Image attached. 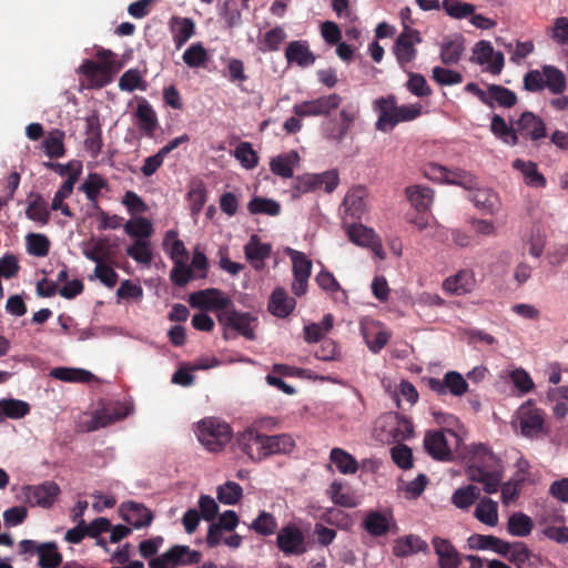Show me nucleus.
<instances>
[{
    "mask_svg": "<svg viewBox=\"0 0 568 568\" xmlns=\"http://www.w3.org/2000/svg\"><path fill=\"white\" fill-rule=\"evenodd\" d=\"M466 475L469 480L483 484L485 493L495 494L504 478V466L486 445L476 444L469 449Z\"/></svg>",
    "mask_w": 568,
    "mask_h": 568,
    "instance_id": "f257e3e1",
    "label": "nucleus"
},
{
    "mask_svg": "<svg viewBox=\"0 0 568 568\" xmlns=\"http://www.w3.org/2000/svg\"><path fill=\"white\" fill-rule=\"evenodd\" d=\"M196 436L209 452L222 450L232 439L230 425L219 418L207 417L197 423Z\"/></svg>",
    "mask_w": 568,
    "mask_h": 568,
    "instance_id": "f03ea898",
    "label": "nucleus"
},
{
    "mask_svg": "<svg viewBox=\"0 0 568 568\" xmlns=\"http://www.w3.org/2000/svg\"><path fill=\"white\" fill-rule=\"evenodd\" d=\"M112 57L113 53L110 50L100 49L97 53L99 62L87 59L79 67V72L92 87L102 88L112 81L113 74L119 69Z\"/></svg>",
    "mask_w": 568,
    "mask_h": 568,
    "instance_id": "7ed1b4c3",
    "label": "nucleus"
},
{
    "mask_svg": "<svg viewBox=\"0 0 568 568\" xmlns=\"http://www.w3.org/2000/svg\"><path fill=\"white\" fill-rule=\"evenodd\" d=\"M424 448L435 460L450 462L459 447L460 437L452 429L429 430L424 436Z\"/></svg>",
    "mask_w": 568,
    "mask_h": 568,
    "instance_id": "20e7f679",
    "label": "nucleus"
},
{
    "mask_svg": "<svg viewBox=\"0 0 568 568\" xmlns=\"http://www.w3.org/2000/svg\"><path fill=\"white\" fill-rule=\"evenodd\" d=\"M339 183V174L336 169L322 173H304L297 175L292 183V196L298 199L301 195L324 190L326 193L335 191Z\"/></svg>",
    "mask_w": 568,
    "mask_h": 568,
    "instance_id": "39448f33",
    "label": "nucleus"
},
{
    "mask_svg": "<svg viewBox=\"0 0 568 568\" xmlns=\"http://www.w3.org/2000/svg\"><path fill=\"white\" fill-rule=\"evenodd\" d=\"M216 318L223 327V337L230 339L229 331L232 329L248 341L256 338L254 326L257 318L248 312H239L234 305L224 312L216 313Z\"/></svg>",
    "mask_w": 568,
    "mask_h": 568,
    "instance_id": "423d86ee",
    "label": "nucleus"
},
{
    "mask_svg": "<svg viewBox=\"0 0 568 568\" xmlns=\"http://www.w3.org/2000/svg\"><path fill=\"white\" fill-rule=\"evenodd\" d=\"M381 428L384 433L382 440L400 443L410 438L414 434V427L409 419L397 414L386 413L376 420V429Z\"/></svg>",
    "mask_w": 568,
    "mask_h": 568,
    "instance_id": "0eeeda50",
    "label": "nucleus"
},
{
    "mask_svg": "<svg viewBox=\"0 0 568 568\" xmlns=\"http://www.w3.org/2000/svg\"><path fill=\"white\" fill-rule=\"evenodd\" d=\"M202 559V554L197 550L191 549L189 546L175 545L161 556L151 558L149 561L150 568H176L180 566H189L199 564Z\"/></svg>",
    "mask_w": 568,
    "mask_h": 568,
    "instance_id": "6e6552de",
    "label": "nucleus"
},
{
    "mask_svg": "<svg viewBox=\"0 0 568 568\" xmlns=\"http://www.w3.org/2000/svg\"><path fill=\"white\" fill-rule=\"evenodd\" d=\"M546 414L530 400L521 405L517 413L520 433L528 438H537L547 434Z\"/></svg>",
    "mask_w": 568,
    "mask_h": 568,
    "instance_id": "1a4fd4ad",
    "label": "nucleus"
},
{
    "mask_svg": "<svg viewBox=\"0 0 568 568\" xmlns=\"http://www.w3.org/2000/svg\"><path fill=\"white\" fill-rule=\"evenodd\" d=\"M189 303L193 308L201 311L224 312L233 306L229 295L219 288H205L196 291L189 296Z\"/></svg>",
    "mask_w": 568,
    "mask_h": 568,
    "instance_id": "9d476101",
    "label": "nucleus"
},
{
    "mask_svg": "<svg viewBox=\"0 0 568 568\" xmlns=\"http://www.w3.org/2000/svg\"><path fill=\"white\" fill-rule=\"evenodd\" d=\"M362 526L373 537L386 536L388 532L398 530L393 510L389 508L367 511Z\"/></svg>",
    "mask_w": 568,
    "mask_h": 568,
    "instance_id": "9b49d317",
    "label": "nucleus"
},
{
    "mask_svg": "<svg viewBox=\"0 0 568 568\" xmlns=\"http://www.w3.org/2000/svg\"><path fill=\"white\" fill-rule=\"evenodd\" d=\"M518 141L521 139L538 144L547 134L545 121L531 111H524L516 120Z\"/></svg>",
    "mask_w": 568,
    "mask_h": 568,
    "instance_id": "f8f14e48",
    "label": "nucleus"
},
{
    "mask_svg": "<svg viewBox=\"0 0 568 568\" xmlns=\"http://www.w3.org/2000/svg\"><path fill=\"white\" fill-rule=\"evenodd\" d=\"M276 545L285 556H300L307 550L305 536L302 529L294 524H288L280 529Z\"/></svg>",
    "mask_w": 568,
    "mask_h": 568,
    "instance_id": "ddd939ff",
    "label": "nucleus"
},
{
    "mask_svg": "<svg viewBox=\"0 0 568 568\" xmlns=\"http://www.w3.org/2000/svg\"><path fill=\"white\" fill-rule=\"evenodd\" d=\"M427 386L437 395L450 394L456 397L465 395L468 390V383L462 374L455 371L447 372L442 379L428 378Z\"/></svg>",
    "mask_w": 568,
    "mask_h": 568,
    "instance_id": "4468645a",
    "label": "nucleus"
},
{
    "mask_svg": "<svg viewBox=\"0 0 568 568\" xmlns=\"http://www.w3.org/2000/svg\"><path fill=\"white\" fill-rule=\"evenodd\" d=\"M265 434L254 427H248L236 436V444L252 462L265 459Z\"/></svg>",
    "mask_w": 568,
    "mask_h": 568,
    "instance_id": "2eb2a0df",
    "label": "nucleus"
},
{
    "mask_svg": "<svg viewBox=\"0 0 568 568\" xmlns=\"http://www.w3.org/2000/svg\"><path fill=\"white\" fill-rule=\"evenodd\" d=\"M420 42L422 38L419 32L404 26L403 32L398 36L394 44V53L402 68H405L416 58L417 50L415 49V44Z\"/></svg>",
    "mask_w": 568,
    "mask_h": 568,
    "instance_id": "dca6fc26",
    "label": "nucleus"
},
{
    "mask_svg": "<svg viewBox=\"0 0 568 568\" xmlns=\"http://www.w3.org/2000/svg\"><path fill=\"white\" fill-rule=\"evenodd\" d=\"M366 199L367 190L364 186L357 185L349 189L342 203L344 219L359 221L367 210Z\"/></svg>",
    "mask_w": 568,
    "mask_h": 568,
    "instance_id": "f3484780",
    "label": "nucleus"
},
{
    "mask_svg": "<svg viewBox=\"0 0 568 568\" xmlns=\"http://www.w3.org/2000/svg\"><path fill=\"white\" fill-rule=\"evenodd\" d=\"M375 111L378 112V119L375 123V128L382 132H388L393 130L397 124V102L393 94L382 97L375 102Z\"/></svg>",
    "mask_w": 568,
    "mask_h": 568,
    "instance_id": "a211bd4d",
    "label": "nucleus"
},
{
    "mask_svg": "<svg viewBox=\"0 0 568 568\" xmlns=\"http://www.w3.org/2000/svg\"><path fill=\"white\" fill-rule=\"evenodd\" d=\"M120 513L123 520H125L134 528L149 526L153 520L152 511L144 505L135 501H128L122 504L120 507Z\"/></svg>",
    "mask_w": 568,
    "mask_h": 568,
    "instance_id": "6ab92c4d",
    "label": "nucleus"
},
{
    "mask_svg": "<svg viewBox=\"0 0 568 568\" xmlns=\"http://www.w3.org/2000/svg\"><path fill=\"white\" fill-rule=\"evenodd\" d=\"M27 497L30 503L49 508L60 494V487L54 481H44L37 486H29Z\"/></svg>",
    "mask_w": 568,
    "mask_h": 568,
    "instance_id": "aec40b11",
    "label": "nucleus"
},
{
    "mask_svg": "<svg viewBox=\"0 0 568 568\" xmlns=\"http://www.w3.org/2000/svg\"><path fill=\"white\" fill-rule=\"evenodd\" d=\"M435 554L438 556L439 568H458L462 564V556L455 546L440 537L433 538Z\"/></svg>",
    "mask_w": 568,
    "mask_h": 568,
    "instance_id": "412c9836",
    "label": "nucleus"
},
{
    "mask_svg": "<svg viewBox=\"0 0 568 568\" xmlns=\"http://www.w3.org/2000/svg\"><path fill=\"white\" fill-rule=\"evenodd\" d=\"M129 415V409L121 403L104 405L98 409L93 415L92 429L109 426L118 420L125 418Z\"/></svg>",
    "mask_w": 568,
    "mask_h": 568,
    "instance_id": "4be33fe9",
    "label": "nucleus"
},
{
    "mask_svg": "<svg viewBox=\"0 0 568 568\" xmlns=\"http://www.w3.org/2000/svg\"><path fill=\"white\" fill-rule=\"evenodd\" d=\"M285 59L288 64L295 63L298 67L305 68L312 65L316 58L310 50L307 41L295 40L287 44Z\"/></svg>",
    "mask_w": 568,
    "mask_h": 568,
    "instance_id": "5701e85b",
    "label": "nucleus"
},
{
    "mask_svg": "<svg viewBox=\"0 0 568 568\" xmlns=\"http://www.w3.org/2000/svg\"><path fill=\"white\" fill-rule=\"evenodd\" d=\"M271 252V244L262 243L256 234H253L244 246L245 257L255 270L264 266V261L270 257Z\"/></svg>",
    "mask_w": 568,
    "mask_h": 568,
    "instance_id": "b1692460",
    "label": "nucleus"
},
{
    "mask_svg": "<svg viewBox=\"0 0 568 568\" xmlns=\"http://www.w3.org/2000/svg\"><path fill=\"white\" fill-rule=\"evenodd\" d=\"M410 205L417 213H427L434 202V191L428 186L410 185L405 189Z\"/></svg>",
    "mask_w": 568,
    "mask_h": 568,
    "instance_id": "393cba45",
    "label": "nucleus"
},
{
    "mask_svg": "<svg viewBox=\"0 0 568 568\" xmlns=\"http://www.w3.org/2000/svg\"><path fill=\"white\" fill-rule=\"evenodd\" d=\"M427 550V542L413 534L397 538L393 546V554L398 558H406L417 552H426Z\"/></svg>",
    "mask_w": 568,
    "mask_h": 568,
    "instance_id": "a878e982",
    "label": "nucleus"
},
{
    "mask_svg": "<svg viewBox=\"0 0 568 568\" xmlns=\"http://www.w3.org/2000/svg\"><path fill=\"white\" fill-rule=\"evenodd\" d=\"M467 545L470 549L477 550H493L494 552L503 556L506 555L509 542L505 541L493 535L474 534L467 539Z\"/></svg>",
    "mask_w": 568,
    "mask_h": 568,
    "instance_id": "bb28decb",
    "label": "nucleus"
},
{
    "mask_svg": "<svg viewBox=\"0 0 568 568\" xmlns=\"http://www.w3.org/2000/svg\"><path fill=\"white\" fill-rule=\"evenodd\" d=\"M487 101L485 105L494 108L498 105L500 108L510 109L518 102L517 94L508 88L499 84H489L487 87Z\"/></svg>",
    "mask_w": 568,
    "mask_h": 568,
    "instance_id": "cd10ccee",
    "label": "nucleus"
},
{
    "mask_svg": "<svg viewBox=\"0 0 568 568\" xmlns=\"http://www.w3.org/2000/svg\"><path fill=\"white\" fill-rule=\"evenodd\" d=\"M296 302L290 297L285 290L277 287L273 291L268 301V311L276 317H287L295 308Z\"/></svg>",
    "mask_w": 568,
    "mask_h": 568,
    "instance_id": "c85d7f7f",
    "label": "nucleus"
},
{
    "mask_svg": "<svg viewBox=\"0 0 568 568\" xmlns=\"http://www.w3.org/2000/svg\"><path fill=\"white\" fill-rule=\"evenodd\" d=\"M170 29L176 49H181L195 33V23L191 18L173 17Z\"/></svg>",
    "mask_w": 568,
    "mask_h": 568,
    "instance_id": "c756f323",
    "label": "nucleus"
},
{
    "mask_svg": "<svg viewBox=\"0 0 568 568\" xmlns=\"http://www.w3.org/2000/svg\"><path fill=\"white\" fill-rule=\"evenodd\" d=\"M265 459L273 455L290 454L295 448V440L290 434L265 435Z\"/></svg>",
    "mask_w": 568,
    "mask_h": 568,
    "instance_id": "7c9ffc66",
    "label": "nucleus"
},
{
    "mask_svg": "<svg viewBox=\"0 0 568 568\" xmlns=\"http://www.w3.org/2000/svg\"><path fill=\"white\" fill-rule=\"evenodd\" d=\"M26 215L29 220L47 225L50 221V211L47 201L39 193H30L28 196Z\"/></svg>",
    "mask_w": 568,
    "mask_h": 568,
    "instance_id": "2f4dec72",
    "label": "nucleus"
},
{
    "mask_svg": "<svg viewBox=\"0 0 568 568\" xmlns=\"http://www.w3.org/2000/svg\"><path fill=\"white\" fill-rule=\"evenodd\" d=\"M513 168L521 172L524 182L528 186L540 189L546 186V178L538 171V166L535 162L516 159L513 162Z\"/></svg>",
    "mask_w": 568,
    "mask_h": 568,
    "instance_id": "473e14b6",
    "label": "nucleus"
},
{
    "mask_svg": "<svg viewBox=\"0 0 568 568\" xmlns=\"http://www.w3.org/2000/svg\"><path fill=\"white\" fill-rule=\"evenodd\" d=\"M490 131L504 143L515 146L518 144L516 122L508 124L503 116L494 114L490 122Z\"/></svg>",
    "mask_w": 568,
    "mask_h": 568,
    "instance_id": "72a5a7b5",
    "label": "nucleus"
},
{
    "mask_svg": "<svg viewBox=\"0 0 568 568\" xmlns=\"http://www.w3.org/2000/svg\"><path fill=\"white\" fill-rule=\"evenodd\" d=\"M135 116L139 129L145 134L152 135L158 126V116L152 105L145 99L139 101Z\"/></svg>",
    "mask_w": 568,
    "mask_h": 568,
    "instance_id": "f704fd0d",
    "label": "nucleus"
},
{
    "mask_svg": "<svg viewBox=\"0 0 568 568\" xmlns=\"http://www.w3.org/2000/svg\"><path fill=\"white\" fill-rule=\"evenodd\" d=\"M298 160L300 156L296 151H290L288 153L274 156L270 161L271 172L283 179H291L293 178V166Z\"/></svg>",
    "mask_w": 568,
    "mask_h": 568,
    "instance_id": "c9c22d12",
    "label": "nucleus"
},
{
    "mask_svg": "<svg viewBox=\"0 0 568 568\" xmlns=\"http://www.w3.org/2000/svg\"><path fill=\"white\" fill-rule=\"evenodd\" d=\"M108 181L98 173H90L80 190L84 192L87 199L91 202L94 210H100L98 199L102 190H108Z\"/></svg>",
    "mask_w": 568,
    "mask_h": 568,
    "instance_id": "e433bc0d",
    "label": "nucleus"
},
{
    "mask_svg": "<svg viewBox=\"0 0 568 568\" xmlns=\"http://www.w3.org/2000/svg\"><path fill=\"white\" fill-rule=\"evenodd\" d=\"M30 413V405L21 399L2 398L0 399V422L6 418L20 419Z\"/></svg>",
    "mask_w": 568,
    "mask_h": 568,
    "instance_id": "4c0bfd02",
    "label": "nucleus"
},
{
    "mask_svg": "<svg viewBox=\"0 0 568 568\" xmlns=\"http://www.w3.org/2000/svg\"><path fill=\"white\" fill-rule=\"evenodd\" d=\"M464 50V39L460 36L445 39L440 48V60L446 65L456 64Z\"/></svg>",
    "mask_w": 568,
    "mask_h": 568,
    "instance_id": "58836bf2",
    "label": "nucleus"
},
{
    "mask_svg": "<svg viewBox=\"0 0 568 568\" xmlns=\"http://www.w3.org/2000/svg\"><path fill=\"white\" fill-rule=\"evenodd\" d=\"M329 460L343 475H353L358 470V462L343 448H333L329 453Z\"/></svg>",
    "mask_w": 568,
    "mask_h": 568,
    "instance_id": "ea45409f",
    "label": "nucleus"
},
{
    "mask_svg": "<svg viewBox=\"0 0 568 568\" xmlns=\"http://www.w3.org/2000/svg\"><path fill=\"white\" fill-rule=\"evenodd\" d=\"M531 556V551L528 549L526 544L521 541H516L513 544L509 542V548L506 555H503L504 558L514 564L517 568H530Z\"/></svg>",
    "mask_w": 568,
    "mask_h": 568,
    "instance_id": "a19ab883",
    "label": "nucleus"
},
{
    "mask_svg": "<svg viewBox=\"0 0 568 568\" xmlns=\"http://www.w3.org/2000/svg\"><path fill=\"white\" fill-rule=\"evenodd\" d=\"M357 112H358L357 108H355L354 105H351V104L343 108L339 112L341 123H339L338 129L333 130L327 135V138L334 142H338V143L342 142L345 139L353 122L355 121Z\"/></svg>",
    "mask_w": 568,
    "mask_h": 568,
    "instance_id": "79ce46f5",
    "label": "nucleus"
},
{
    "mask_svg": "<svg viewBox=\"0 0 568 568\" xmlns=\"http://www.w3.org/2000/svg\"><path fill=\"white\" fill-rule=\"evenodd\" d=\"M50 375L62 382L69 383H90L94 379V375L82 368L55 367Z\"/></svg>",
    "mask_w": 568,
    "mask_h": 568,
    "instance_id": "37998d69",
    "label": "nucleus"
},
{
    "mask_svg": "<svg viewBox=\"0 0 568 568\" xmlns=\"http://www.w3.org/2000/svg\"><path fill=\"white\" fill-rule=\"evenodd\" d=\"M444 288L456 295H462L471 291L473 274L468 271H460L455 276L444 281Z\"/></svg>",
    "mask_w": 568,
    "mask_h": 568,
    "instance_id": "c03bdc74",
    "label": "nucleus"
},
{
    "mask_svg": "<svg viewBox=\"0 0 568 568\" xmlns=\"http://www.w3.org/2000/svg\"><path fill=\"white\" fill-rule=\"evenodd\" d=\"M475 517L487 526H496L498 524V504L484 497L476 506Z\"/></svg>",
    "mask_w": 568,
    "mask_h": 568,
    "instance_id": "a18cd8bd",
    "label": "nucleus"
},
{
    "mask_svg": "<svg viewBox=\"0 0 568 568\" xmlns=\"http://www.w3.org/2000/svg\"><path fill=\"white\" fill-rule=\"evenodd\" d=\"M331 500L338 506L353 508L357 505L356 498L345 488L342 480H333L327 489Z\"/></svg>",
    "mask_w": 568,
    "mask_h": 568,
    "instance_id": "49530a36",
    "label": "nucleus"
},
{
    "mask_svg": "<svg viewBox=\"0 0 568 568\" xmlns=\"http://www.w3.org/2000/svg\"><path fill=\"white\" fill-rule=\"evenodd\" d=\"M315 281L322 290L331 294H337L334 297L336 301L347 303L348 296L346 291L341 287V284L337 282V280L331 272L325 270L321 271L316 275Z\"/></svg>",
    "mask_w": 568,
    "mask_h": 568,
    "instance_id": "de8ad7c7",
    "label": "nucleus"
},
{
    "mask_svg": "<svg viewBox=\"0 0 568 568\" xmlns=\"http://www.w3.org/2000/svg\"><path fill=\"white\" fill-rule=\"evenodd\" d=\"M64 132L55 129L49 132L47 138L43 140L42 146L44 149V153L50 159L62 158L65 154L64 148Z\"/></svg>",
    "mask_w": 568,
    "mask_h": 568,
    "instance_id": "09e8293b",
    "label": "nucleus"
},
{
    "mask_svg": "<svg viewBox=\"0 0 568 568\" xmlns=\"http://www.w3.org/2000/svg\"><path fill=\"white\" fill-rule=\"evenodd\" d=\"M128 256L133 258L136 263L150 265L153 261V252L150 240L140 239L125 248Z\"/></svg>",
    "mask_w": 568,
    "mask_h": 568,
    "instance_id": "8fccbe9b",
    "label": "nucleus"
},
{
    "mask_svg": "<svg viewBox=\"0 0 568 568\" xmlns=\"http://www.w3.org/2000/svg\"><path fill=\"white\" fill-rule=\"evenodd\" d=\"M545 88L554 94H561L566 90V77L561 70L554 65H544Z\"/></svg>",
    "mask_w": 568,
    "mask_h": 568,
    "instance_id": "3c124183",
    "label": "nucleus"
},
{
    "mask_svg": "<svg viewBox=\"0 0 568 568\" xmlns=\"http://www.w3.org/2000/svg\"><path fill=\"white\" fill-rule=\"evenodd\" d=\"M39 566L41 568H58L62 564V555L55 542L40 544L38 549Z\"/></svg>",
    "mask_w": 568,
    "mask_h": 568,
    "instance_id": "603ef678",
    "label": "nucleus"
},
{
    "mask_svg": "<svg viewBox=\"0 0 568 568\" xmlns=\"http://www.w3.org/2000/svg\"><path fill=\"white\" fill-rule=\"evenodd\" d=\"M124 232L135 240H149L153 233V225L150 220L143 216L129 220L124 224Z\"/></svg>",
    "mask_w": 568,
    "mask_h": 568,
    "instance_id": "864d4df0",
    "label": "nucleus"
},
{
    "mask_svg": "<svg viewBox=\"0 0 568 568\" xmlns=\"http://www.w3.org/2000/svg\"><path fill=\"white\" fill-rule=\"evenodd\" d=\"M186 199L190 204L192 216L199 215L207 199L205 184L202 181L193 182L186 194Z\"/></svg>",
    "mask_w": 568,
    "mask_h": 568,
    "instance_id": "5fc2aeb1",
    "label": "nucleus"
},
{
    "mask_svg": "<svg viewBox=\"0 0 568 568\" xmlns=\"http://www.w3.org/2000/svg\"><path fill=\"white\" fill-rule=\"evenodd\" d=\"M532 528V519L526 514L515 513L508 518L507 530L511 536L526 537Z\"/></svg>",
    "mask_w": 568,
    "mask_h": 568,
    "instance_id": "6e6d98bb",
    "label": "nucleus"
},
{
    "mask_svg": "<svg viewBox=\"0 0 568 568\" xmlns=\"http://www.w3.org/2000/svg\"><path fill=\"white\" fill-rule=\"evenodd\" d=\"M480 496V489L475 485H467L456 489L452 503L459 509H468Z\"/></svg>",
    "mask_w": 568,
    "mask_h": 568,
    "instance_id": "4d7b16f0",
    "label": "nucleus"
},
{
    "mask_svg": "<svg viewBox=\"0 0 568 568\" xmlns=\"http://www.w3.org/2000/svg\"><path fill=\"white\" fill-rule=\"evenodd\" d=\"M251 214H265L277 216L281 213V204L272 199L254 196L247 204Z\"/></svg>",
    "mask_w": 568,
    "mask_h": 568,
    "instance_id": "13d9d810",
    "label": "nucleus"
},
{
    "mask_svg": "<svg viewBox=\"0 0 568 568\" xmlns=\"http://www.w3.org/2000/svg\"><path fill=\"white\" fill-rule=\"evenodd\" d=\"M277 527V519L267 511H261L250 525V529L264 537L275 534Z\"/></svg>",
    "mask_w": 568,
    "mask_h": 568,
    "instance_id": "bf43d9fd",
    "label": "nucleus"
},
{
    "mask_svg": "<svg viewBox=\"0 0 568 568\" xmlns=\"http://www.w3.org/2000/svg\"><path fill=\"white\" fill-rule=\"evenodd\" d=\"M217 499L224 505H235L243 496V489L235 481H226L216 489Z\"/></svg>",
    "mask_w": 568,
    "mask_h": 568,
    "instance_id": "052dcab7",
    "label": "nucleus"
},
{
    "mask_svg": "<svg viewBox=\"0 0 568 568\" xmlns=\"http://www.w3.org/2000/svg\"><path fill=\"white\" fill-rule=\"evenodd\" d=\"M287 254L292 260L294 277L310 278L312 261L303 252L293 248H287Z\"/></svg>",
    "mask_w": 568,
    "mask_h": 568,
    "instance_id": "680f3d73",
    "label": "nucleus"
},
{
    "mask_svg": "<svg viewBox=\"0 0 568 568\" xmlns=\"http://www.w3.org/2000/svg\"><path fill=\"white\" fill-rule=\"evenodd\" d=\"M445 183L459 185L467 190H473L478 185L477 178L463 169H448Z\"/></svg>",
    "mask_w": 568,
    "mask_h": 568,
    "instance_id": "e2e57ef3",
    "label": "nucleus"
},
{
    "mask_svg": "<svg viewBox=\"0 0 568 568\" xmlns=\"http://www.w3.org/2000/svg\"><path fill=\"white\" fill-rule=\"evenodd\" d=\"M27 251L38 257H44L50 250V241L43 234L30 233L26 236Z\"/></svg>",
    "mask_w": 568,
    "mask_h": 568,
    "instance_id": "0e129e2a",
    "label": "nucleus"
},
{
    "mask_svg": "<svg viewBox=\"0 0 568 568\" xmlns=\"http://www.w3.org/2000/svg\"><path fill=\"white\" fill-rule=\"evenodd\" d=\"M234 156L247 170L254 169L258 163L257 153L250 142H241L235 148Z\"/></svg>",
    "mask_w": 568,
    "mask_h": 568,
    "instance_id": "69168bd1",
    "label": "nucleus"
},
{
    "mask_svg": "<svg viewBox=\"0 0 568 568\" xmlns=\"http://www.w3.org/2000/svg\"><path fill=\"white\" fill-rule=\"evenodd\" d=\"M119 88L122 91L133 92L136 89L146 90V82L142 79L139 70H126L119 80Z\"/></svg>",
    "mask_w": 568,
    "mask_h": 568,
    "instance_id": "338daca9",
    "label": "nucleus"
},
{
    "mask_svg": "<svg viewBox=\"0 0 568 568\" xmlns=\"http://www.w3.org/2000/svg\"><path fill=\"white\" fill-rule=\"evenodd\" d=\"M551 40L558 45L568 44V18L558 17L554 20L552 27L549 29Z\"/></svg>",
    "mask_w": 568,
    "mask_h": 568,
    "instance_id": "774afa93",
    "label": "nucleus"
}]
</instances>
